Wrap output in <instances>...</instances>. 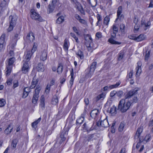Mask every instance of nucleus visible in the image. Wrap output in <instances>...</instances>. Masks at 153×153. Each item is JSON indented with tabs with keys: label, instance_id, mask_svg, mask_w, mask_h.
Here are the masks:
<instances>
[{
	"label": "nucleus",
	"instance_id": "f257e3e1",
	"mask_svg": "<svg viewBox=\"0 0 153 153\" xmlns=\"http://www.w3.org/2000/svg\"><path fill=\"white\" fill-rule=\"evenodd\" d=\"M138 90L135 88L128 92L125 99H122L119 101L118 109L122 113L126 112L133 103L137 102L138 99L135 96Z\"/></svg>",
	"mask_w": 153,
	"mask_h": 153
},
{
	"label": "nucleus",
	"instance_id": "f03ea898",
	"mask_svg": "<svg viewBox=\"0 0 153 153\" xmlns=\"http://www.w3.org/2000/svg\"><path fill=\"white\" fill-rule=\"evenodd\" d=\"M31 17L33 19L38 21L39 22H42V19L41 16L36 12L33 10H31Z\"/></svg>",
	"mask_w": 153,
	"mask_h": 153
},
{
	"label": "nucleus",
	"instance_id": "7ed1b4c3",
	"mask_svg": "<svg viewBox=\"0 0 153 153\" xmlns=\"http://www.w3.org/2000/svg\"><path fill=\"white\" fill-rule=\"evenodd\" d=\"M150 25L151 23L150 22L142 19L141 21L140 28L144 30H146L149 28Z\"/></svg>",
	"mask_w": 153,
	"mask_h": 153
},
{
	"label": "nucleus",
	"instance_id": "20e7f679",
	"mask_svg": "<svg viewBox=\"0 0 153 153\" xmlns=\"http://www.w3.org/2000/svg\"><path fill=\"white\" fill-rule=\"evenodd\" d=\"M97 126H101L104 127H107L109 126V123L107 120L105 119L102 121L99 120L97 123Z\"/></svg>",
	"mask_w": 153,
	"mask_h": 153
},
{
	"label": "nucleus",
	"instance_id": "39448f33",
	"mask_svg": "<svg viewBox=\"0 0 153 153\" xmlns=\"http://www.w3.org/2000/svg\"><path fill=\"white\" fill-rule=\"evenodd\" d=\"M30 68L27 62H25L22 68V71L23 73L26 74L29 71Z\"/></svg>",
	"mask_w": 153,
	"mask_h": 153
},
{
	"label": "nucleus",
	"instance_id": "423d86ee",
	"mask_svg": "<svg viewBox=\"0 0 153 153\" xmlns=\"http://www.w3.org/2000/svg\"><path fill=\"white\" fill-rule=\"evenodd\" d=\"M5 37V34H3L2 35L0 38V51H1L3 49L4 44V42Z\"/></svg>",
	"mask_w": 153,
	"mask_h": 153
},
{
	"label": "nucleus",
	"instance_id": "0eeeda50",
	"mask_svg": "<svg viewBox=\"0 0 153 153\" xmlns=\"http://www.w3.org/2000/svg\"><path fill=\"white\" fill-rule=\"evenodd\" d=\"M105 94L104 93H102L98 95L94 98L95 101L97 102L99 101L103 100L105 97Z\"/></svg>",
	"mask_w": 153,
	"mask_h": 153
},
{
	"label": "nucleus",
	"instance_id": "6e6552de",
	"mask_svg": "<svg viewBox=\"0 0 153 153\" xmlns=\"http://www.w3.org/2000/svg\"><path fill=\"white\" fill-rule=\"evenodd\" d=\"M76 4V6H77L76 7L78 9V10L82 14L85 15V10L82 7L81 5L78 2L76 1V3H75Z\"/></svg>",
	"mask_w": 153,
	"mask_h": 153
},
{
	"label": "nucleus",
	"instance_id": "1a4fd4ad",
	"mask_svg": "<svg viewBox=\"0 0 153 153\" xmlns=\"http://www.w3.org/2000/svg\"><path fill=\"white\" fill-rule=\"evenodd\" d=\"M97 64V63L96 62H94L92 63L90 67L89 73L88 74L91 75L93 73L95 69Z\"/></svg>",
	"mask_w": 153,
	"mask_h": 153
},
{
	"label": "nucleus",
	"instance_id": "9d476101",
	"mask_svg": "<svg viewBox=\"0 0 153 153\" xmlns=\"http://www.w3.org/2000/svg\"><path fill=\"white\" fill-rule=\"evenodd\" d=\"M75 18L81 24L85 25L87 24L86 21L84 19H82L80 16L78 15L77 14H76L75 16Z\"/></svg>",
	"mask_w": 153,
	"mask_h": 153
},
{
	"label": "nucleus",
	"instance_id": "9b49d317",
	"mask_svg": "<svg viewBox=\"0 0 153 153\" xmlns=\"http://www.w3.org/2000/svg\"><path fill=\"white\" fill-rule=\"evenodd\" d=\"M55 82V80L54 79H52V80L50 82V83L47 85L46 88V90H45V92L47 94L49 93L50 91V87L51 86L54 85Z\"/></svg>",
	"mask_w": 153,
	"mask_h": 153
},
{
	"label": "nucleus",
	"instance_id": "f8f14e48",
	"mask_svg": "<svg viewBox=\"0 0 153 153\" xmlns=\"http://www.w3.org/2000/svg\"><path fill=\"white\" fill-rule=\"evenodd\" d=\"M137 66L136 67V69L137 71L136 74L137 75H139L141 72V66L142 65V63L141 62H138L137 63Z\"/></svg>",
	"mask_w": 153,
	"mask_h": 153
},
{
	"label": "nucleus",
	"instance_id": "ddd939ff",
	"mask_svg": "<svg viewBox=\"0 0 153 153\" xmlns=\"http://www.w3.org/2000/svg\"><path fill=\"white\" fill-rule=\"evenodd\" d=\"M27 40L28 42H33L34 40L33 34L32 32H30L27 35Z\"/></svg>",
	"mask_w": 153,
	"mask_h": 153
},
{
	"label": "nucleus",
	"instance_id": "4468645a",
	"mask_svg": "<svg viewBox=\"0 0 153 153\" xmlns=\"http://www.w3.org/2000/svg\"><path fill=\"white\" fill-rule=\"evenodd\" d=\"M45 97L43 95H42L41 97L40 102L39 104V107L42 108V110H44L45 108Z\"/></svg>",
	"mask_w": 153,
	"mask_h": 153
},
{
	"label": "nucleus",
	"instance_id": "2eb2a0df",
	"mask_svg": "<svg viewBox=\"0 0 153 153\" xmlns=\"http://www.w3.org/2000/svg\"><path fill=\"white\" fill-rule=\"evenodd\" d=\"M47 56L46 51L44 50L41 52L40 59L41 60L44 61L46 59Z\"/></svg>",
	"mask_w": 153,
	"mask_h": 153
},
{
	"label": "nucleus",
	"instance_id": "dca6fc26",
	"mask_svg": "<svg viewBox=\"0 0 153 153\" xmlns=\"http://www.w3.org/2000/svg\"><path fill=\"white\" fill-rule=\"evenodd\" d=\"M7 4L6 1L5 0H3L1 2L0 4V7L1 10H4L7 8Z\"/></svg>",
	"mask_w": 153,
	"mask_h": 153
},
{
	"label": "nucleus",
	"instance_id": "f3484780",
	"mask_svg": "<svg viewBox=\"0 0 153 153\" xmlns=\"http://www.w3.org/2000/svg\"><path fill=\"white\" fill-rule=\"evenodd\" d=\"M9 19L10 20V24L15 26L16 20V17L14 16H10L9 17Z\"/></svg>",
	"mask_w": 153,
	"mask_h": 153
},
{
	"label": "nucleus",
	"instance_id": "a211bd4d",
	"mask_svg": "<svg viewBox=\"0 0 153 153\" xmlns=\"http://www.w3.org/2000/svg\"><path fill=\"white\" fill-rule=\"evenodd\" d=\"M142 141L140 138L139 142L137 143L136 146V148L137 149H138L141 146V148L139 151L140 152H141L144 149V146L142 143Z\"/></svg>",
	"mask_w": 153,
	"mask_h": 153
},
{
	"label": "nucleus",
	"instance_id": "6ab92c4d",
	"mask_svg": "<svg viewBox=\"0 0 153 153\" xmlns=\"http://www.w3.org/2000/svg\"><path fill=\"white\" fill-rule=\"evenodd\" d=\"M13 129V127L11 126V124L8 125L7 128L4 130V133L6 135H8L11 133Z\"/></svg>",
	"mask_w": 153,
	"mask_h": 153
},
{
	"label": "nucleus",
	"instance_id": "aec40b11",
	"mask_svg": "<svg viewBox=\"0 0 153 153\" xmlns=\"http://www.w3.org/2000/svg\"><path fill=\"white\" fill-rule=\"evenodd\" d=\"M38 82V81L37 79H36L35 76H34L33 78L32 81L31 82V85L30 86V88L32 89L34 88L37 85Z\"/></svg>",
	"mask_w": 153,
	"mask_h": 153
},
{
	"label": "nucleus",
	"instance_id": "412c9836",
	"mask_svg": "<svg viewBox=\"0 0 153 153\" xmlns=\"http://www.w3.org/2000/svg\"><path fill=\"white\" fill-rule=\"evenodd\" d=\"M53 1L52 3L51 4H50L48 6V13H52L54 10L55 8V6L53 4Z\"/></svg>",
	"mask_w": 153,
	"mask_h": 153
},
{
	"label": "nucleus",
	"instance_id": "4be33fe9",
	"mask_svg": "<svg viewBox=\"0 0 153 153\" xmlns=\"http://www.w3.org/2000/svg\"><path fill=\"white\" fill-rule=\"evenodd\" d=\"M123 12V9L122 6H120L118 8V10L117 12V18L116 19L115 22L117 21L118 19H119L120 16L122 13Z\"/></svg>",
	"mask_w": 153,
	"mask_h": 153
},
{
	"label": "nucleus",
	"instance_id": "5701e85b",
	"mask_svg": "<svg viewBox=\"0 0 153 153\" xmlns=\"http://www.w3.org/2000/svg\"><path fill=\"white\" fill-rule=\"evenodd\" d=\"M41 120V118L39 117L37 120L32 123L31 124L32 127L36 129L37 127V125L40 122Z\"/></svg>",
	"mask_w": 153,
	"mask_h": 153
},
{
	"label": "nucleus",
	"instance_id": "b1692460",
	"mask_svg": "<svg viewBox=\"0 0 153 153\" xmlns=\"http://www.w3.org/2000/svg\"><path fill=\"white\" fill-rule=\"evenodd\" d=\"M36 69L38 71L42 72L44 70V67L43 64L39 63L38 64Z\"/></svg>",
	"mask_w": 153,
	"mask_h": 153
},
{
	"label": "nucleus",
	"instance_id": "393cba45",
	"mask_svg": "<svg viewBox=\"0 0 153 153\" xmlns=\"http://www.w3.org/2000/svg\"><path fill=\"white\" fill-rule=\"evenodd\" d=\"M143 131V128L141 127L138 128L136 131L135 136V138H139L140 134L142 133Z\"/></svg>",
	"mask_w": 153,
	"mask_h": 153
},
{
	"label": "nucleus",
	"instance_id": "a878e982",
	"mask_svg": "<svg viewBox=\"0 0 153 153\" xmlns=\"http://www.w3.org/2000/svg\"><path fill=\"white\" fill-rule=\"evenodd\" d=\"M99 111L97 109H95L92 111L90 113L91 117L92 118H95L98 115Z\"/></svg>",
	"mask_w": 153,
	"mask_h": 153
},
{
	"label": "nucleus",
	"instance_id": "bb28decb",
	"mask_svg": "<svg viewBox=\"0 0 153 153\" xmlns=\"http://www.w3.org/2000/svg\"><path fill=\"white\" fill-rule=\"evenodd\" d=\"M69 45V43L68 40L65 39L64 40V44L63 45V48L65 51H68Z\"/></svg>",
	"mask_w": 153,
	"mask_h": 153
},
{
	"label": "nucleus",
	"instance_id": "cd10ccee",
	"mask_svg": "<svg viewBox=\"0 0 153 153\" xmlns=\"http://www.w3.org/2000/svg\"><path fill=\"white\" fill-rule=\"evenodd\" d=\"M145 38V36L144 35L141 34L138 36L136 37V41L137 42H140L144 40Z\"/></svg>",
	"mask_w": 153,
	"mask_h": 153
},
{
	"label": "nucleus",
	"instance_id": "c85d7f7f",
	"mask_svg": "<svg viewBox=\"0 0 153 153\" xmlns=\"http://www.w3.org/2000/svg\"><path fill=\"white\" fill-rule=\"evenodd\" d=\"M110 113L112 115H115L117 113L116 108L115 106H113L110 109Z\"/></svg>",
	"mask_w": 153,
	"mask_h": 153
},
{
	"label": "nucleus",
	"instance_id": "c756f323",
	"mask_svg": "<svg viewBox=\"0 0 153 153\" xmlns=\"http://www.w3.org/2000/svg\"><path fill=\"white\" fill-rule=\"evenodd\" d=\"M17 142L18 140L17 139H14L13 140L11 145L12 149H14L16 148Z\"/></svg>",
	"mask_w": 153,
	"mask_h": 153
},
{
	"label": "nucleus",
	"instance_id": "7c9ffc66",
	"mask_svg": "<svg viewBox=\"0 0 153 153\" xmlns=\"http://www.w3.org/2000/svg\"><path fill=\"white\" fill-rule=\"evenodd\" d=\"M113 39L114 38H110L108 39V42H109L110 43L112 44L120 45L121 44V42L115 41L114 39Z\"/></svg>",
	"mask_w": 153,
	"mask_h": 153
},
{
	"label": "nucleus",
	"instance_id": "2f4dec72",
	"mask_svg": "<svg viewBox=\"0 0 153 153\" xmlns=\"http://www.w3.org/2000/svg\"><path fill=\"white\" fill-rule=\"evenodd\" d=\"M58 102V97L56 96H54L52 99V103L54 105H56Z\"/></svg>",
	"mask_w": 153,
	"mask_h": 153
},
{
	"label": "nucleus",
	"instance_id": "473e14b6",
	"mask_svg": "<svg viewBox=\"0 0 153 153\" xmlns=\"http://www.w3.org/2000/svg\"><path fill=\"white\" fill-rule=\"evenodd\" d=\"M32 54L30 51H28L27 52V55L25 58V59L26 60V61L28 62L30 60Z\"/></svg>",
	"mask_w": 153,
	"mask_h": 153
},
{
	"label": "nucleus",
	"instance_id": "72a5a7b5",
	"mask_svg": "<svg viewBox=\"0 0 153 153\" xmlns=\"http://www.w3.org/2000/svg\"><path fill=\"white\" fill-rule=\"evenodd\" d=\"M70 75L71 76V79L69 82V84L70 85V86L71 87L73 84L74 80L73 78L74 74L73 69L71 72Z\"/></svg>",
	"mask_w": 153,
	"mask_h": 153
},
{
	"label": "nucleus",
	"instance_id": "f704fd0d",
	"mask_svg": "<svg viewBox=\"0 0 153 153\" xmlns=\"http://www.w3.org/2000/svg\"><path fill=\"white\" fill-rule=\"evenodd\" d=\"M39 95L34 94L32 99V102L34 104H36L38 100Z\"/></svg>",
	"mask_w": 153,
	"mask_h": 153
},
{
	"label": "nucleus",
	"instance_id": "c9c22d12",
	"mask_svg": "<svg viewBox=\"0 0 153 153\" xmlns=\"http://www.w3.org/2000/svg\"><path fill=\"white\" fill-rule=\"evenodd\" d=\"M64 21V17L63 16H60L56 20V23L58 24H60L62 23Z\"/></svg>",
	"mask_w": 153,
	"mask_h": 153
},
{
	"label": "nucleus",
	"instance_id": "e433bc0d",
	"mask_svg": "<svg viewBox=\"0 0 153 153\" xmlns=\"http://www.w3.org/2000/svg\"><path fill=\"white\" fill-rule=\"evenodd\" d=\"M63 66L61 64H59V65L57 69V72L58 74H60L62 73V71Z\"/></svg>",
	"mask_w": 153,
	"mask_h": 153
},
{
	"label": "nucleus",
	"instance_id": "4c0bfd02",
	"mask_svg": "<svg viewBox=\"0 0 153 153\" xmlns=\"http://www.w3.org/2000/svg\"><path fill=\"white\" fill-rule=\"evenodd\" d=\"M17 40L16 39H14L11 41L10 43V45L12 49H13L16 45Z\"/></svg>",
	"mask_w": 153,
	"mask_h": 153
},
{
	"label": "nucleus",
	"instance_id": "58836bf2",
	"mask_svg": "<svg viewBox=\"0 0 153 153\" xmlns=\"http://www.w3.org/2000/svg\"><path fill=\"white\" fill-rule=\"evenodd\" d=\"M120 83L121 82L120 81H119L117 82L115 84L110 85L109 86V88L110 89H112L114 88H117L120 84Z\"/></svg>",
	"mask_w": 153,
	"mask_h": 153
},
{
	"label": "nucleus",
	"instance_id": "ea45409f",
	"mask_svg": "<svg viewBox=\"0 0 153 153\" xmlns=\"http://www.w3.org/2000/svg\"><path fill=\"white\" fill-rule=\"evenodd\" d=\"M125 25L123 24H121L120 25V31L123 33H125Z\"/></svg>",
	"mask_w": 153,
	"mask_h": 153
},
{
	"label": "nucleus",
	"instance_id": "a19ab883",
	"mask_svg": "<svg viewBox=\"0 0 153 153\" xmlns=\"http://www.w3.org/2000/svg\"><path fill=\"white\" fill-rule=\"evenodd\" d=\"M77 55L80 57L81 59H82L84 58V55L83 53L81 51L79 50L77 53H76Z\"/></svg>",
	"mask_w": 153,
	"mask_h": 153
},
{
	"label": "nucleus",
	"instance_id": "79ce46f5",
	"mask_svg": "<svg viewBox=\"0 0 153 153\" xmlns=\"http://www.w3.org/2000/svg\"><path fill=\"white\" fill-rule=\"evenodd\" d=\"M125 126V124L123 123H121L119 126V127L118 128V130L120 131H122L124 128V126Z\"/></svg>",
	"mask_w": 153,
	"mask_h": 153
},
{
	"label": "nucleus",
	"instance_id": "37998d69",
	"mask_svg": "<svg viewBox=\"0 0 153 153\" xmlns=\"http://www.w3.org/2000/svg\"><path fill=\"white\" fill-rule=\"evenodd\" d=\"M84 120L83 117H81L76 120V123L78 124H81L82 123Z\"/></svg>",
	"mask_w": 153,
	"mask_h": 153
},
{
	"label": "nucleus",
	"instance_id": "c03bdc74",
	"mask_svg": "<svg viewBox=\"0 0 153 153\" xmlns=\"http://www.w3.org/2000/svg\"><path fill=\"white\" fill-rule=\"evenodd\" d=\"M41 89V87L37 85L35 90V93L34 94L39 95V91Z\"/></svg>",
	"mask_w": 153,
	"mask_h": 153
},
{
	"label": "nucleus",
	"instance_id": "a18cd8bd",
	"mask_svg": "<svg viewBox=\"0 0 153 153\" xmlns=\"http://www.w3.org/2000/svg\"><path fill=\"white\" fill-rule=\"evenodd\" d=\"M85 40L89 42H91L92 41V39L91 36L88 34H87L85 37Z\"/></svg>",
	"mask_w": 153,
	"mask_h": 153
},
{
	"label": "nucleus",
	"instance_id": "49530a36",
	"mask_svg": "<svg viewBox=\"0 0 153 153\" xmlns=\"http://www.w3.org/2000/svg\"><path fill=\"white\" fill-rule=\"evenodd\" d=\"M110 20L109 16H107L104 18V23L107 25Z\"/></svg>",
	"mask_w": 153,
	"mask_h": 153
},
{
	"label": "nucleus",
	"instance_id": "de8ad7c7",
	"mask_svg": "<svg viewBox=\"0 0 153 153\" xmlns=\"http://www.w3.org/2000/svg\"><path fill=\"white\" fill-rule=\"evenodd\" d=\"M14 61L15 59L14 58L12 57L9 59L8 61V66H10L12 65L14 63Z\"/></svg>",
	"mask_w": 153,
	"mask_h": 153
},
{
	"label": "nucleus",
	"instance_id": "09e8293b",
	"mask_svg": "<svg viewBox=\"0 0 153 153\" xmlns=\"http://www.w3.org/2000/svg\"><path fill=\"white\" fill-rule=\"evenodd\" d=\"M12 68V66H8L7 68V70L6 71V74L7 75H9L10 74V73L11 69Z\"/></svg>",
	"mask_w": 153,
	"mask_h": 153
},
{
	"label": "nucleus",
	"instance_id": "8fccbe9b",
	"mask_svg": "<svg viewBox=\"0 0 153 153\" xmlns=\"http://www.w3.org/2000/svg\"><path fill=\"white\" fill-rule=\"evenodd\" d=\"M123 94V92L122 91H117L116 95L119 98L121 97Z\"/></svg>",
	"mask_w": 153,
	"mask_h": 153
},
{
	"label": "nucleus",
	"instance_id": "3c124183",
	"mask_svg": "<svg viewBox=\"0 0 153 153\" xmlns=\"http://www.w3.org/2000/svg\"><path fill=\"white\" fill-rule=\"evenodd\" d=\"M112 29L113 32L117 33L118 32V27L116 26V25H114L112 27Z\"/></svg>",
	"mask_w": 153,
	"mask_h": 153
},
{
	"label": "nucleus",
	"instance_id": "603ef678",
	"mask_svg": "<svg viewBox=\"0 0 153 153\" xmlns=\"http://www.w3.org/2000/svg\"><path fill=\"white\" fill-rule=\"evenodd\" d=\"M6 101L4 99H2L0 100V107H2L5 105Z\"/></svg>",
	"mask_w": 153,
	"mask_h": 153
},
{
	"label": "nucleus",
	"instance_id": "864d4df0",
	"mask_svg": "<svg viewBox=\"0 0 153 153\" xmlns=\"http://www.w3.org/2000/svg\"><path fill=\"white\" fill-rule=\"evenodd\" d=\"M31 89L30 87H25L24 88L23 91L29 94L31 91Z\"/></svg>",
	"mask_w": 153,
	"mask_h": 153
},
{
	"label": "nucleus",
	"instance_id": "5fc2aeb1",
	"mask_svg": "<svg viewBox=\"0 0 153 153\" xmlns=\"http://www.w3.org/2000/svg\"><path fill=\"white\" fill-rule=\"evenodd\" d=\"M19 86V82L17 80L13 82V89H15L17 87Z\"/></svg>",
	"mask_w": 153,
	"mask_h": 153
},
{
	"label": "nucleus",
	"instance_id": "6e6d98bb",
	"mask_svg": "<svg viewBox=\"0 0 153 153\" xmlns=\"http://www.w3.org/2000/svg\"><path fill=\"white\" fill-rule=\"evenodd\" d=\"M123 55L124 53L123 52H120L119 54L118 60H121L123 56Z\"/></svg>",
	"mask_w": 153,
	"mask_h": 153
},
{
	"label": "nucleus",
	"instance_id": "4d7b16f0",
	"mask_svg": "<svg viewBox=\"0 0 153 153\" xmlns=\"http://www.w3.org/2000/svg\"><path fill=\"white\" fill-rule=\"evenodd\" d=\"M70 34L71 36L74 38L76 42H78V38L76 36L75 34L72 33H71Z\"/></svg>",
	"mask_w": 153,
	"mask_h": 153
},
{
	"label": "nucleus",
	"instance_id": "13d9d810",
	"mask_svg": "<svg viewBox=\"0 0 153 153\" xmlns=\"http://www.w3.org/2000/svg\"><path fill=\"white\" fill-rule=\"evenodd\" d=\"M66 135L65 133V134H61L60 135V138H61V142H62L64 141L66 139V137H65V136Z\"/></svg>",
	"mask_w": 153,
	"mask_h": 153
},
{
	"label": "nucleus",
	"instance_id": "bf43d9fd",
	"mask_svg": "<svg viewBox=\"0 0 153 153\" xmlns=\"http://www.w3.org/2000/svg\"><path fill=\"white\" fill-rule=\"evenodd\" d=\"M150 51H149L147 53H146L145 56V60H148L150 56Z\"/></svg>",
	"mask_w": 153,
	"mask_h": 153
},
{
	"label": "nucleus",
	"instance_id": "052dcab7",
	"mask_svg": "<svg viewBox=\"0 0 153 153\" xmlns=\"http://www.w3.org/2000/svg\"><path fill=\"white\" fill-rule=\"evenodd\" d=\"M96 36L98 39L100 38L102 36V33L100 32H97L96 34Z\"/></svg>",
	"mask_w": 153,
	"mask_h": 153
},
{
	"label": "nucleus",
	"instance_id": "680f3d73",
	"mask_svg": "<svg viewBox=\"0 0 153 153\" xmlns=\"http://www.w3.org/2000/svg\"><path fill=\"white\" fill-rule=\"evenodd\" d=\"M14 26H15L13 25H11V24H10V26L7 29L8 31L10 32L11 31L13 30Z\"/></svg>",
	"mask_w": 153,
	"mask_h": 153
},
{
	"label": "nucleus",
	"instance_id": "e2e57ef3",
	"mask_svg": "<svg viewBox=\"0 0 153 153\" xmlns=\"http://www.w3.org/2000/svg\"><path fill=\"white\" fill-rule=\"evenodd\" d=\"M94 135V134H91L89 135L88 136V140L89 141L91 140H93Z\"/></svg>",
	"mask_w": 153,
	"mask_h": 153
},
{
	"label": "nucleus",
	"instance_id": "0e129e2a",
	"mask_svg": "<svg viewBox=\"0 0 153 153\" xmlns=\"http://www.w3.org/2000/svg\"><path fill=\"white\" fill-rule=\"evenodd\" d=\"M128 38L134 40L136 41V36L134 35H131L128 36Z\"/></svg>",
	"mask_w": 153,
	"mask_h": 153
},
{
	"label": "nucleus",
	"instance_id": "69168bd1",
	"mask_svg": "<svg viewBox=\"0 0 153 153\" xmlns=\"http://www.w3.org/2000/svg\"><path fill=\"white\" fill-rule=\"evenodd\" d=\"M96 17L98 21H101L102 20V17L99 14H97V15Z\"/></svg>",
	"mask_w": 153,
	"mask_h": 153
},
{
	"label": "nucleus",
	"instance_id": "338daca9",
	"mask_svg": "<svg viewBox=\"0 0 153 153\" xmlns=\"http://www.w3.org/2000/svg\"><path fill=\"white\" fill-rule=\"evenodd\" d=\"M37 47L35 45H33V47L31 51V53H34V52L36 51V50Z\"/></svg>",
	"mask_w": 153,
	"mask_h": 153
},
{
	"label": "nucleus",
	"instance_id": "774afa93",
	"mask_svg": "<svg viewBox=\"0 0 153 153\" xmlns=\"http://www.w3.org/2000/svg\"><path fill=\"white\" fill-rule=\"evenodd\" d=\"M149 126L152 127V131L153 132V119L149 122Z\"/></svg>",
	"mask_w": 153,
	"mask_h": 153
}]
</instances>
